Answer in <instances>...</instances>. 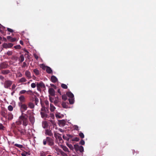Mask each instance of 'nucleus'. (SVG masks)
Instances as JSON below:
<instances>
[{"mask_svg":"<svg viewBox=\"0 0 156 156\" xmlns=\"http://www.w3.org/2000/svg\"><path fill=\"white\" fill-rule=\"evenodd\" d=\"M47 142L48 144L50 146H52L54 145V140L49 137H47L46 139H44L43 141V144L44 145H46Z\"/></svg>","mask_w":156,"mask_h":156,"instance_id":"nucleus-1","label":"nucleus"},{"mask_svg":"<svg viewBox=\"0 0 156 156\" xmlns=\"http://www.w3.org/2000/svg\"><path fill=\"white\" fill-rule=\"evenodd\" d=\"M27 115L26 114H25L24 115L22 114L19 117L20 119L23 121V125L25 126H26L28 124V122L27 119Z\"/></svg>","mask_w":156,"mask_h":156,"instance_id":"nucleus-2","label":"nucleus"},{"mask_svg":"<svg viewBox=\"0 0 156 156\" xmlns=\"http://www.w3.org/2000/svg\"><path fill=\"white\" fill-rule=\"evenodd\" d=\"M12 81L10 80H7L5 81L4 83V87L6 88H9L12 84Z\"/></svg>","mask_w":156,"mask_h":156,"instance_id":"nucleus-3","label":"nucleus"},{"mask_svg":"<svg viewBox=\"0 0 156 156\" xmlns=\"http://www.w3.org/2000/svg\"><path fill=\"white\" fill-rule=\"evenodd\" d=\"M27 106L25 104H23V105L20 107V109L22 115H23V112L26 111L27 109Z\"/></svg>","mask_w":156,"mask_h":156,"instance_id":"nucleus-4","label":"nucleus"},{"mask_svg":"<svg viewBox=\"0 0 156 156\" xmlns=\"http://www.w3.org/2000/svg\"><path fill=\"white\" fill-rule=\"evenodd\" d=\"M13 46V44L11 43L7 44L6 43H4L3 45V47L5 48H10Z\"/></svg>","mask_w":156,"mask_h":156,"instance_id":"nucleus-5","label":"nucleus"},{"mask_svg":"<svg viewBox=\"0 0 156 156\" xmlns=\"http://www.w3.org/2000/svg\"><path fill=\"white\" fill-rule=\"evenodd\" d=\"M48 93L51 95L54 96L55 94V91L52 88H50L48 90Z\"/></svg>","mask_w":156,"mask_h":156,"instance_id":"nucleus-6","label":"nucleus"},{"mask_svg":"<svg viewBox=\"0 0 156 156\" xmlns=\"http://www.w3.org/2000/svg\"><path fill=\"white\" fill-rule=\"evenodd\" d=\"M37 87H39L41 88H45V86L44 83L42 82L38 83H37L36 84Z\"/></svg>","mask_w":156,"mask_h":156,"instance_id":"nucleus-7","label":"nucleus"},{"mask_svg":"<svg viewBox=\"0 0 156 156\" xmlns=\"http://www.w3.org/2000/svg\"><path fill=\"white\" fill-rule=\"evenodd\" d=\"M7 110H2L1 112V115L3 117L5 118V119L7 118Z\"/></svg>","mask_w":156,"mask_h":156,"instance_id":"nucleus-8","label":"nucleus"},{"mask_svg":"<svg viewBox=\"0 0 156 156\" xmlns=\"http://www.w3.org/2000/svg\"><path fill=\"white\" fill-rule=\"evenodd\" d=\"M58 135H61L59 133H54V136L55 137V138L56 139H58L60 141H63L62 139L61 136H58Z\"/></svg>","mask_w":156,"mask_h":156,"instance_id":"nucleus-9","label":"nucleus"},{"mask_svg":"<svg viewBox=\"0 0 156 156\" xmlns=\"http://www.w3.org/2000/svg\"><path fill=\"white\" fill-rule=\"evenodd\" d=\"M45 134L51 136H52L53 135L51 130L48 129L45 130Z\"/></svg>","mask_w":156,"mask_h":156,"instance_id":"nucleus-10","label":"nucleus"},{"mask_svg":"<svg viewBox=\"0 0 156 156\" xmlns=\"http://www.w3.org/2000/svg\"><path fill=\"white\" fill-rule=\"evenodd\" d=\"M55 150L58 151L59 152L62 156H68V155L61 150L58 148H56Z\"/></svg>","mask_w":156,"mask_h":156,"instance_id":"nucleus-11","label":"nucleus"},{"mask_svg":"<svg viewBox=\"0 0 156 156\" xmlns=\"http://www.w3.org/2000/svg\"><path fill=\"white\" fill-rule=\"evenodd\" d=\"M25 75L28 79H31L32 78L31 76L30 73L28 70H26V71Z\"/></svg>","mask_w":156,"mask_h":156,"instance_id":"nucleus-12","label":"nucleus"},{"mask_svg":"<svg viewBox=\"0 0 156 156\" xmlns=\"http://www.w3.org/2000/svg\"><path fill=\"white\" fill-rule=\"evenodd\" d=\"M8 66V64L4 62L1 63L0 65V67L2 69L6 68H7Z\"/></svg>","mask_w":156,"mask_h":156,"instance_id":"nucleus-13","label":"nucleus"},{"mask_svg":"<svg viewBox=\"0 0 156 156\" xmlns=\"http://www.w3.org/2000/svg\"><path fill=\"white\" fill-rule=\"evenodd\" d=\"M51 81L54 83H55L58 81L57 78L54 76H51Z\"/></svg>","mask_w":156,"mask_h":156,"instance_id":"nucleus-14","label":"nucleus"},{"mask_svg":"<svg viewBox=\"0 0 156 156\" xmlns=\"http://www.w3.org/2000/svg\"><path fill=\"white\" fill-rule=\"evenodd\" d=\"M7 39L10 42H14L16 40V39L15 38H12L10 36H8L7 37Z\"/></svg>","mask_w":156,"mask_h":156,"instance_id":"nucleus-15","label":"nucleus"},{"mask_svg":"<svg viewBox=\"0 0 156 156\" xmlns=\"http://www.w3.org/2000/svg\"><path fill=\"white\" fill-rule=\"evenodd\" d=\"M29 119L31 123L33 125L35 122V118L34 115L29 117Z\"/></svg>","mask_w":156,"mask_h":156,"instance_id":"nucleus-16","label":"nucleus"},{"mask_svg":"<svg viewBox=\"0 0 156 156\" xmlns=\"http://www.w3.org/2000/svg\"><path fill=\"white\" fill-rule=\"evenodd\" d=\"M66 94L70 98H74V95L70 91L67 92Z\"/></svg>","mask_w":156,"mask_h":156,"instance_id":"nucleus-17","label":"nucleus"},{"mask_svg":"<svg viewBox=\"0 0 156 156\" xmlns=\"http://www.w3.org/2000/svg\"><path fill=\"white\" fill-rule=\"evenodd\" d=\"M46 71L49 74H52V70L50 67L48 66L47 67V68L46 69Z\"/></svg>","mask_w":156,"mask_h":156,"instance_id":"nucleus-18","label":"nucleus"},{"mask_svg":"<svg viewBox=\"0 0 156 156\" xmlns=\"http://www.w3.org/2000/svg\"><path fill=\"white\" fill-rule=\"evenodd\" d=\"M10 73V71L9 70H2L1 71V73L3 74L6 75Z\"/></svg>","mask_w":156,"mask_h":156,"instance_id":"nucleus-19","label":"nucleus"},{"mask_svg":"<svg viewBox=\"0 0 156 156\" xmlns=\"http://www.w3.org/2000/svg\"><path fill=\"white\" fill-rule=\"evenodd\" d=\"M34 99L35 104L36 105H37L38 103L39 102V99L35 95H34Z\"/></svg>","mask_w":156,"mask_h":156,"instance_id":"nucleus-20","label":"nucleus"},{"mask_svg":"<svg viewBox=\"0 0 156 156\" xmlns=\"http://www.w3.org/2000/svg\"><path fill=\"white\" fill-rule=\"evenodd\" d=\"M27 113L29 117L33 116L34 115V113L33 112H31L30 110H28Z\"/></svg>","mask_w":156,"mask_h":156,"instance_id":"nucleus-21","label":"nucleus"},{"mask_svg":"<svg viewBox=\"0 0 156 156\" xmlns=\"http://www.w3.org/2000/svg\"><path fill=\"white\" fill-rule=\"evenodd\" d=\"M19 99L21 102H24L25 100V97L23 95H21L19 97Z\"/></svg>","mask_w":156,"mask_h":156,"instance_id":"nucleus-22","label":"nucleus"},{"mask_svg":"<svg viewBox=\"0 0 156 156\" xmlns=\"http://www.w3.org/2000/svg\"><path fill=\"white\" fill-rule=\"evenodd\" d=\"M59 123L62 126H64L66 124V121L64 120H59L58 121Z\"/></svg>","mask_w":156,"mask_h":156,"instance_id":"nucleus-23","label":"nucleus"},{"mask_svg":"<svg viewBox=\"0 0 156 156\" xmlns=\"http://www.w3.org/2000/svg\"><path fill=\"white\" fill-rule=\"evenodd\" d=\"M55 109V107L51 104H50V110L51 112H53Z\"/></svg>","mask_w":156,"mask_h":156,"instance_id":"nucleus-24","label":"nucleus"},{"mask_svg":"<svg viewBox=\"0 0 156 156\" xmlns=\"http://www.w3.org/2000/svg\"><path fill=\"white\" fill-rule=\"evenodd\" d=\"M28 107L30 108H34V104L31 102H30L28 104Z\"/></svg>","mask_w":156,"mask_h":156,"instance_id":"nucleus-25","label":"nucleus"},{"mask_svg":"<svg viewBox=\"0 0 156 156\" xmlns=\"http://www.w3.org/2000/svg\"><path fill=\"white\" fill-rule=\"evenodd\" d=\"M41 114L42 118H44V117L47 118L48 116V115L46 113L42 112H41Z\"/></svg>","mask_w":156,"mask_h":156,"instance_id":"nucleus-26","label":"nucleus"},{"mask_svg":"<svg viewBox=\"0 0 156 156\" xmlns=\"http://www.w3.org/2000/svg\"><path fill=\"white\" fill-rule=\"evenodd\" d=\"M61 147L62 148L63 150L67 152H69L68 148L67 147H66V146L62 145L61 146Z\"/></svg>","mask_w":156,"mask_h":156,"instance_id":"nucleus-27","label":"nucleus"},{"mask_svg":"<svg viewBox=\"0 0 156 156\" xmlns=\"http://www.w3.org/2000/svg\"><path fill=\"white\" fill-rule=\"evenodd\" d=\"M66 144L67 146L72 150L74 149V147L71 144H69L68 143L66 142Z\"/></svg>","mask_w":156,"mask_h":156,"instance_id":"nucleus-28","label":"nucleus"},{"mask_svg":"<svg viewBox=\"0 0 156 156\" xmlns=\"http://www.w3.org/2000/svg\"><path fill=\"white\" fill-rule=\"evenodd\" d=\"M68 100L69 101V103L70 104H73L74 103V98H69Z\"/></svg>","mask_w":156,"mask_h":156,"instance_id":"nucleus-29","label":"nucleus"},{"mask_svg":"<svg viewBox=\"0 0 156 156\" xmlns=\"http://www.w3.org/2000/svg\"><path fill=\"white\" fill-rule=\"evenodd\" d=\"M24 57L23 55H21L19 57V60L20 61V62L21 63L22 62L24 61Z\"/></svg>","mask_w":156,"mask_h":156,"instance_id":"nucleus-30","label":"nucleus"},{"mask_svg":"<svg viewBox=\"0 0 156 156\" xmlns=\"http://www.w3.org/2000/svg\"><path fill=\"white\" fill-rule=\"evenodd\" d=\"M74 148L75 151H79L80 146L78 145V144H75L74 145Z\"/></svg>","mask_w":156,"mask_h":156,"instance_id":"nucleus-31","label":"nucleus"},{"mask_svg":"<svg viewBox=\"0 0 156 156\" xmlns=\"http://www.w3.org/2000/svg\"><path fill=\"white\" fill-rule=\"evenodd\" d=\"M8 120H11L13 118V115L11 113H9L8 114Z\"/></svg>","mask_w":156,"mask_h":156,"instance_id":"nucleus-32","label":"nucleus"},{"mask_svg":"<svg viewBox=\"0 0 156 156\" xmlns=\"http://www.w3.org/2000/svg\"><path fill=\"white\" fill-rule=\"evenodd\" d=\"M58 97H57L55 98V100L54 101V104L56 105L57 104L58 102Z\"/></svg>","mask_w":156,"mask_h":156,"instance_id":"nucleus-33","label":"nucleus"},{"mask_svg":"<svg viewBox=\"0 0 156 156\" xmlns=\"http://www.w3.org/2000/svg\"><path fill=\"white\" fill-rule=\"evenodd\" d=\"M33 72L36 75H38L39 74V71L37 69H34Z\"/></svg>","mask_w":156,"mask_h":156,"instance_id":"nucleus-34","label":"nucleus"},{"mask_svg":"<svg viewBox=\"0 0 156 156\" xmlns=\"http://www.w3.org/2000/svg\"><path fill=\"white\" fill-rule=\"evenodd\" d=\"M62 105L63 108H68V106L66 105V104L65 102H63L62 103Z\"/></svg>","mask_w":156,"mask_h":156,"instance_id":"nucleus-35","label":"nucleus"},{"mask_svg":"<svg viewBox=\"0 0 156 156\" xmlns=\"http://www.w3.org/2000/svg\"><path fill=\"white\" fill-rule=\"evenodd\" d=\"M27 81V80L24 77H22L19 80L20 82H25Z\"/></svg>","mask_w":156,"mask_h":156,"instance_id":"nucleus-36","label":"nucleus"},{"mask_svg":"<svg viewBox=\"0 0 156 156\" xmlns=\"http://www.w3.org/2000/svg\"><path fill=\"white\" fill-rule=\"evenodd\" d=\"M79 140L80 139L79 138L76 137L73 138L72 140V141H79Z\"/></svg>","mask_w":156,"mask_h":156,"instance_id":"nucleus-37","label":"nucleus"},{"mask_svg":"<svg viewBox=\"0 0 156 156\" xmlns=\"http://www.w3.org/2000/svg\"><path fill=\"white\" fill-rule=\"evenodd\" d=\"M26 93L27 94L30 95H34L33 94V91L31 90H29L28 91H26Z\"/></svg>","mask_w":156,"mask_h":156,"instance_id":"nucleus-38","label":"nucleus"},{"mask_svg":"<svg viewBox=\"0 0 156 156\" xmlns=\"http://www.w3.org/2000/svg\"><path fill=\"white\" fill-rule=\"evenodd\" d=\"M61 86V87L65 89H66L67 88V87H68L67 86L66 84H63V83L62 84Z\"/></svg>","mask_w":156,"mask_h":156,"instance_id":"nucleus-39","label":"nucleus"},{"mask_svg":"<svg viewBox=\"0 0 156 156\" xmlns=\"http://www.w3.org/2000/svg\"><path fill=\"white\" fill-rule=\"evenodd\" d=\"M18 131L20 132L22 135H24L25 134L24 133V130L23 129H22L20 130L18 129Z\"/></svg>","mask_w":156,"mask_h":156,"instance_id":"nucleus-40","label":"nucleus"},{"mask_svg":"<svg viewBox=\"0 0 156 156\" xmlns=\"http://www.w3.org/2000/svg\"><path fill=\"white\" fill-rule=\"evenodd\" d=\"M80 152H82L84 151L83 147L82 146H80L79 147V150Z\"/></svg>","mask_w":156,"mask_h":156,"instance_id":"nucleus-41","label":"nucleus"},{"mask_svg":"<svg viewBox=\"0 0 156 156\" xmlns=\"http://www.w3.org/2000/svg\"><path fill=\"white\" fill-rule=\"evenodd\" d=\"M62 98L63 100H64V101H66V100L67 99V97L66 95L65 94L63 95L62 96Z\"/></svg>","mask_w":156,"mask_h":156,"instance_id":"nucleus-42","label":"nucleus"},{"mask_svg":"<svg viewBox=\"0 0 156 156\" xmlns=\"http://www.w3.org/2000/svg\"><path fill=\"white\" fill-rule=\"evenodd\" d=\"M8 109L10 111H12L13 109V108L12 106L11 105H10L8 107Z\"/></svg>","mask_w":156,"mask_h":156,"instance_id":"nucleus-43","label":"nucleus"},{"mask_svg":"<svg viewBox=\"0 0 156 156\" xmlns=\"http://www.w3.org/2000/svg\"><path fill=\"white\" fill-rule=\"evenodd\" d=\"M79 136L81 138H83L84 137V134L82 132H80L79 133Z\"/></svg>","mask_w":156,"mask_h":156,"instance_id":"nucleus-44","label":"nucleus"},{"mask_svg":"<svg viewBox=\"0 0 156 156\" xmlns=\"http://www.w3.org/2000/svg\"><path fill=\"white\" fill-rule=\"evenodd\" d=\"M79 144L81 145H84L85 144V141L83 140H81Z\"/></svg>","mask_w":156,"mask_h":156,"instance_id":"nucleus-45","label":"nucleus"},{"mask_svg":"<svg viewBox=\"0 0 156 156\" xmlns=\"http://www.w3.org/2000/svg\"><path fill=\"white\" fill-rule=\"evenodd\" d=\"M15 146L20 148H22L23 147L22 145L16 144H15Z\"/></svg>","mask_w":156,"mask_h":156,"instance_id":"nucleus-46","label":"nucleus"},{"mask_svg":"<svg viewBox=\"0 0 156 156\" xmlns=\"http://www.w3.org/2000/svg\"><path fill=\"white\" fill-rule=\"evenodd\" d=\"M26 92V91L25 90H21L19 93V94H24Z\"/></svg>","mask_w":156,"mask_h":156,"instance_id":"nucleus-47","label":"nucleus"},{"mask_svg":"<svg viewBox=\"0 0 156 156\" xmlns=\"http://www.w3.org/2000/svg\"><path fill=\"white\" fill-rule=\"evenodd\" d=\"M14 48L16 49H20L21 47L20 45H18L14 46Z\"/></svg>","mask_w":156,"mask_h":156,"instance_id":"nucleus-48","label":"nucleus"},{"mask_svg":"<svg viewBox=\"0 0 156 156\" xmlns=\"http://www.w3.org/2000/svg\"><path fill=\"white\" fill-rule=\"evenodd\" d=\"M62 137L64 139L67 140V141H69V138H68V137L64 135H63L62 136Z\"/></svg>","mask_w":156,"mask_h":156,"instance_id":"nucleus-49","label":"nucleus"},{"mask_svg":"<svg viewBox=\"0 0 156 156\" xmlns=\"http://www.w3.org/2000/svg\"><path fill=\"white\" fill-rule=\"evenodd\" d=\"M60 114V113H58L57 114H55V116L57 118H61V116L59 115Z\"/></svg>","mask_w":156,"mask_h":156,"instance_id":"nucleus-50","label":"nucleus"},{"mask_svg":"<svg viewBox=\"0 0 156 156\" xmlns=\"http://www.w3.org/2000/svg\"><path fill=\"white\" fill-rule=\"evenodd\" d=\"M47 126L48 125L47 123L46 122H45L43 124V127L45 129L47 127Z\"/></svg>","mask_w":156,"mask_h":156,"instance_id":"nucleus-51","label":"nucleus"},{"mask_svg":"<svg viewBox=\"0 0 156 156\" xmlns=\"http://www.w3.org/2000/svg\"><path fill=\"white\" fill-rule=\"evenodd\" d=\"M12 52L11 51H8L6 53L7 55L9 56L12 55Z\"/></svg>","mask_w":156,"mask_h":156,"instance_id":"nucleus-52","label":"nucleus"},{"mask_svg":"<svg viewBox=\"0 0 156 156\" xmlns=\"http://www.w3.org/2000/svg\"><path fill=\"white\" fill-rule=\"evenodd\" d=\"M47 67H48V66H45L43 64H41V67L42 69H43L44 70H45L46 68V69Z\"/></svg>","mask_w":156,"mask_h":156,"instance_id":"nucleus-53","label":"nucleus"},{"mask_svg":"<svg viewBox=\"0 0 156 156\" xmlns=\"http://www.w3.org/2000/svg\"><path fill=\"white\" fill-rule=\"evenodd\" d=\"M23 65L22 66V68H24L25 67H27L28 66L27 65V63L26 62H23Z\"/></svg>","mask_w":156,"mask_h":156,"instance_id":"nucleus-54","label":"nucleus"},{"mask_svg":"<svg viewBox=\"0 0 156 156\" xmlns=\"http://www.w3.org/2000/svg\"><path fill=\"white\" fill-rule=\"evenodd\" d=\"M7 30L8 31L11 33H13L14 32V31L12 29L9 28H7Z\"/></svg>","mask_w":156,"mask_h":156,"instance_id":"nucleus-55","label":"nucleus"},{"mask_svg":"<svg viewBox=\"0 0 156 156\" xmlns=\"http://www.w3.org/2000/svg\"><path fill=\"white\" fill-rule=\"evenodd\" d=\"M66 135L67 137H68V138H69V139L70 138H72L73 137V136L72 135H70L69 134H67Z\"/></svg>","mask_w":156,"mask_h":156,"instance_id":"nucleus-56","label":"nucleus"},{"mask_svg":"<svg viewBox=\"0 0 156 156\" xmlns=\"http://www.w3.org/2000/svg\"><path fill=\"white\" fill-rule=\"evenodd\" d=\"M36 86V85L34 83H32L31 84V87L33 88H34Z\"/></svg>","mask_w":156,"mask_h":156,"instance_id":"nucleus-57","label":"nucleus"},{"mask_svg":"<svg viewBox=\"0 0 156 156\" xmlns=\"http://www.w3.org/2000/svg\"><path fill=\"white\" fill-rule=\"evenodd\" d=\"M41 110L42 111H44V112H45L46 111V108H45V107H44V106H43L42 107V108H41Z\"/></svg>","mask_w":156,"mask_h":156,"instance_id":"nucleus-58","label":"nucleus"},{"mask_svg":"<svg viewBox=\"0 0 156 156\" xmlns=\"http://www.w3.org/2000/svg\"><path fill=\"white\" fill-rule=\"evenodd\" d=\"M23 102H21L20 101V102L18 103V105L20 107H21V106H22L23 105V104L22 103Z\"/></svg>","mask_w":156,"mask_h":156,"instance_id":"nucleus-59","label":"nucleus"},{"mask_svg":"<svg viewBox=\"0 0 156 156\" xmlns=\"http://www.w3.org/2000/svg\"><path fill=\"white\" fill-rule=\"evenodd\" d=\"M74 129L75 130H76L77 131H79V127L77 125H75L74 126Z\"/></svg>","mask_w":156,"mask_h":156,"instance_id":"nucleus-60","label":"nucleus"},{"mask_svg":"<svg viewBox=\"0 0 156 156\" xmlns=\"http://www.w3.org/2000/svg\"><path fill=\"white\" fill-rule=\"evenodd\" d=\"M49 100L52 103L53 102V101L54 100V98L49 96Z\"/></svg>","mask_w":156,"mask_h":156,"instance_id":"nucleus-61","label":"nucleus"},{"mask_svg":"<svg viewBox=\"0 0 156 156\" xmlns=\"http://www.w3.org/2000/svg\"><path fill=\"white\" fill-rule=\"evenodd\" d=\"M4 128V126H3L2 124L1 123H0V130L3 129Z\"/></svg>","mask_w":156,"mask_h":156,"instance_id":"nucleus-62","label":"nucleus"},{"mask_svg":"<svg viewBox=\"0 0 156 156\" xmlns=\"http://www.w3.org/2000/svg\"><path fill=\"white\" fill-rule=\"evenodd\" d=\"M16 87V86L15 85V84H13L12 85V90L14 89Z\"/></svg>","mask_w":156,"mask_h":156,"instance_id":"nucleus-63","label":"nucleus"},{"mask_svg":"<svg viewBox=\"0 0 156 156\" xmlns=\"http://www.w3.org/2000/svg\"><path fill=\"white\" fill-rule=\"evenodd\" d=\"M34 57L35 58L37 59V60L38 58V56H37V55H36V54H34Z\"/></svg>","mask_w":156,"mask_h":156,"instance_id":"nucleus-64","label":"nucleus"}]
</instances>
